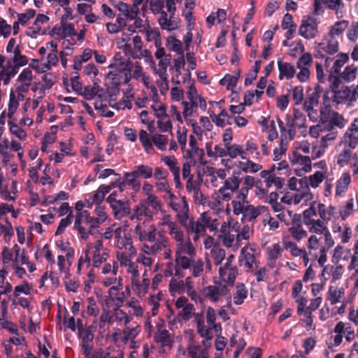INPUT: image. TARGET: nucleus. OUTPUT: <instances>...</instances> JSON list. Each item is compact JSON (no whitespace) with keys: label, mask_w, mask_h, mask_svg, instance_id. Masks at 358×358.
I'll use <instances>...</instances> for the list:
<instances>
[{"label":"nucleus","mask_w":358,"mask_h":358,"mask_svg":"<svg viewBox=\"0 0 358 358\" xmlns=\"http://www.w3.org/2000/svg\"><path fill=\"white\" fill-rule=\"evenodd\" d=\"M135 232L140 241L148 242L143 246V251L148 255H155L166 247V238L150 221L138 224Z\"/></svg>","instance_id":"nucleus-1"},{"label":"nucleus","mask_w":358,"mask_h":358,"mask_svg":"<svg viewBox=\"0 0 358 358\" xmlns=\"http://www.w3.org/2000/svg\"><path fill=\"white\" fill-rule=\"evenodd\" d=\"M100 224L99 219L91 217L87 210L78 213L76 215L74 228L78 231L81 238L83 240L88 239L90 234L96 235L99 234V227Z\"/></svg>","instance_id":"nucleus-2"},{"label":"nucleus","mask_w":358,"mask_h":358,"mask_svg":"<svg viewBox=\"0 0 358 358\" xmlns=\"http://www.w3.org/2000/svg\"><path fill=\"white\" fill-rule=\"evenodd\" d=\"M338 41L336 37H334L329 34L325 36L321 43H318V45L315 50V57L318 59H325V66H329V62L332 61L333 59L325 57L324 52L329 55H334L336 53L339 48Z\"/></svg>","instance_id":"nucleus-3"},{"label":"nucleus","mask_w":358,"mask_h":358,"mask_svg":"<svg viewBox=\"0 0 358 358\" xmlns=\"http://www.w3.org/2000/svg\"><path fill=\"white\" fill-rule=\"evenodd\" d=\"M331 96L333 102L336 104L355 102L358 98V86L355 85L350 87L342 85L336 91H331Z\"/></svg>","instance_id":"nucleus-4"},{"label":"nucleus","mask_w":358,"mask_h":358,"mask_svg":"<svg viewBox=\"0 0 358 358\" xmlns=\"http://www.w3.org/2000/svg\"><path fill=\"white\" fill-rule=\"evenodd\" d=\"M320 21L313 15L304 16L299 29V35L310 40L315 38L318 34V24Z\"/></svg>","instance_id":"nucleus-5"},{"label":"nucleus","mask_w":358,"mask_h":358,"mask_svg":"<svg viewBox=\"0 0 358 358\" xmlns=\"http://www.w3.org/2000/svg\"><path fill=\"white\" fill-rule=\"evenodd\" d=\"M233 210L235 215H243L242 220L251 222L256 219L260 215V208H264V206H259L257 208L247 202L232 201Z\"/></svg>","instance_id":"nucleus-6"},{"label":"nucleus","mask_w":358,"mask_h":358,"mask_svg":"<svg viewBox=\"0 0 358 358\" xmlns=\"http://www.w3.org/2000/svg\"><path fill=\"white\" fill-rule=\"evenodd\" d=\"M149 1L150 10L155 14L160 13L158 21L162 29L171 31L177 28V24L171 19H168L167 13L162 11L164 6V0H150Z\"/></svg>","instance_id":"nucleus-7"},{"label":"nucleus","mask_w":358,"mask_h":358,"mask_svg":"<svg viewBox=\"0 0 358 358\" xmlns=\"http://www.w3.org/2000/svg\"><path fill=\"white\" fill-rule=\"evenodd\" d=\"M117 193L113 192L107 197L106 201L113 210L115 218L120 219L130 213V206L127 200L117 199Z\"/></svg>","instance_id":"nucleus-8"},{"label":"nucleus","mask_w":358,"mask_h":358,"mask_svg":"<svg viewBox=\"0 0 358 358\" xmlns=\"http://www.w3.org/2000/svg\"><path fill=\"white\" fill-rule=\"evenodd\" d=\"M180 226H182L188 235L193 234L192 240L196 242L199 238V231L203 230L200 224V217L194 221L189 214L180 215Z\"/></svg>","instance_id":"nucleus-9"},{"label":"nucleus","mask_w":358,"mask_h":358,"mask_svg":"<svg viewBox=\"0 0 358 358\" xmlns=\"http://www.w3.org/2000/svg\"><path fill=\"white\" fill-rule=\"evenodd\" d=\"M309 91L310 90H307L308 94L303 103V110L308 113L309 118L312 119V113H314L315 115H317V110L313 108L317 106L318 99L324 90L320 85L317 84L311 94H309Z\"/></svg>","instance_id":"nucleus-10"},{"label":"nucleus","mask_w":358,"mask_h":358,"mask_svg":"<svg viewBox=\"0 0 358 358\" xmlns=\"http://www.w3.org/2000/svg\"><path fill=\"white\" fill-rule=\"evenodd\" d=\"M258 248L253 245H245L242 248L238 261L245 268H251L256 263V257L258 255Z\"/></svg>","instance_id":"nucleus-11"},{"label":"nucleus","mask_w":358,"mask_h":358,"mask_svg":"<svg viewBox=\"0 0 358 358\" xmlns=\"http://www.w3.org/2000/svg\"><path fill=\"white\" fill-rule=\"evenodd\" d=\"M195 248L192 244L190 242L183 244L180 238V268L183 269L190 268V263L192 262V259L195 257Z\"/></svg>","instance_id":"nucleus-12"},{"label":"nucleus","mask_w":358,"mask_h":358,"mask_svg":"<svg viewBox=\"0 0 358 358\" xmlns=\"http://www.w3.org/2000/svg\"><path fill=\"white\" fill-rule=\"evenodd\" d=\"M108 292L104 296L105 310H109L112 307L120 308L122 306L124 301L128 296L129 292Z\"/></svg>","instance_id":"nucleus-13"},{"label":"nucleus","mask_w":358,"mask_h":358,"mask_svg":"<svg viewBox=\"0 0 358 358\" xmlns=\"http://www.w3.org/2000/svg\"><path fill=\"white\" fill-rule=\"evenodd\" d=\"M210 212H203L200 215V224L203 230L199 231V237L201 236H206V229H208L210 232H216L218 229L219 222L217 219H212Z\"/></svg>","instance_id":"nucleus-14"},{"label":"nucleus","mask_w":358,"mask_h":358,"mask_svg":"<svg viewBox=\"0 0 358 358\" xmlns=\"http://www.w3.org/2000/svg\"><path fill=\"white\" fill-rule=\"evenodd\" d=\"M117 10L122 13L127 20H134V25L136 29H138L140 31H144L146 29V27L143 24V20L141 18L138 17V14L139 10L136 12L133 18L129 15H130V8L131 7L129 5L123 1H119L117 4L115 6Z\"/></svg>","instance_id":"nucleus-15"},{"label":"nucleus","mask_w":358,"mask_h":358,"mask_svg":"<svg viewBox=\"0 0 358 358\" xmlns=\"http://www.w3.org/2000/svg\"><path fill=\"white\" fill-rule=\"evenodd\" d=\"M287 122V126L289 129V134L291 135V132L294 131L295 124L299 127H305L306 117L302 112L299 109L294 110V119L290 120L291 116L289 115H286Z\"/></svg>","instance_id":"nucleus-16"},{"label":"nucleus","mask_w":358,"mask_h":358,"mask_svg":"<svg viewBox=\"0 0 358 358\" xmlns=\"http://www.w3.org/2000/svg\"><path fill=\"white\" fill-rule=\"evenodd\" d=\"M158 330L155 334L154 338L155 342L160 343L163 347H171L173 343L172 336L166 329H161V326L157 325Z\"/></svg>","instance_id":"nucleus-17"},{"label":"nucleus","mask_w":358,"mask_h":358,"mask_svg":"<svg viewBox=\"0 0 358 358\" xmlns=\"http://www.w3.org/2000/svg\"><path fill=\"white\" fill-rule=\"evenodd\" d=\"M277 64L279 70L280 80H282L284 78L289 80L294 76L296 71L293 65L288 62H283L281 60H278Z\"/></svg>","instance_id":"nucleus-18"},{"label":"nucleus","mask_w":358,"mask_h":358,"mask_svg":"<svg viewBox=\"0 0 358 358\" xmlns=\"http://www.w3.org/2000/svg\"><path fill=\"white\" fill-rule=\"evenodd\" d=\"M49 17L43 14H38L34 22V24L30 27L26 32L27 36L31 38H36L41 30V24L47 22Z\"/></svg>","instance_id":"nucleus-19"},{"label":"nucleus","mask_w":358,"mask_h":358,"mask_svg":"<svg viewBox=\"0 0 358 358\" xmlns=\"http://www.w3.org/2000/svg\"><path fill=\"white\" fill-rule=\"evenodd\" d=\"M285 250H289L291 255L294 257H301L303 259L305 266H307L309 259L308 254L304 248H299L297 245L292 242L287 241L284 243Z\"/></svg>","instance_id":"nucleus-20"},{"label":"nucleus","mask_w":358,"mask_h":358,"mask_svg":"<svg viewBox=\"0 0 358 358\" xmlns=\"http://www.w3.org/2000/svg\"><path fill=\"white\" fill-rule=\"evenodd\" d=\"M143 217L147 218L146 221H150L152 217V212L143 202L141 201L140 205L135 208L134 213L131 218V220L136 218L138 220H141Z\"/></svg>","instance_id":"nucleus-21"},{"label":"nucleus","mask_w":358,"mask_h":358,"mask_svg":"<svg viewBox=\"0 0 358 358\" xmlns=\"http://www.w3.org/2000/svg\"><path fill=\"white\" fill-rule=\"evenodd\" d=\"M189 150L186 151V157L190 159L194 160L195 157H200L203 154V150L197 146V140L194 134L189 136Z\"/></svg>","instance_id":"nucleus-22"},{"label":"nucleus","mask_w":358,"mask_h":358,"mask_svg":"<svg viewBox=\"0 0 358 358\" xmlns=\"http://www.w3.org/2000/svg\"><path fill=\"white\" fill-rule=\"evenodd\" d=\"M162 224L168 227L169 234L173 236L174 239L179 241V231L176 221L173 220L170 215H167L164 217Z\"/></svg>","instance_id":"nucleus-23"},{"label":"nucleus","mask_w":358,"mask_h":358,"mask_svg":"<svg viewBox=\"0 0 358 358\" xmlns=\"http://www.w3.org/2000/svg\"><path fill=\"white\" fill-rule=\"evenodd\" d=\"M162 161L170 168L174 176V182L176 187H179V167L177 165V159L174 157H165Z\"/></svg>","instance_id":"nucleus-24"},{"label":"nucleus","mask_w":358,"mask_h":358,"mask_svg":"<svg viewBox=\"0 0 358 358\" xmlns=\"http://www.w3.org/2000/svg\"><path fill=\"white\" fill-rule=\"evenodd\" d=\"M348 60L349 56L347 53L341 52L338 54L331 68V73L338 75L341 72V68L348 62Z\"/></svg>","instance_id":"nucleus-25"},{"label":"nucleus","mask_w":358,"mask_h":358,"mask_svg":"<svg viewBox=\"0 0 358 358\" xmlns=\"http://www.w3.org/2000/svg\"><path fill=\"white\" fill-rule=\"evenodd\" d=\"M293 157L294 159L292 160L293 164H299L300 165H303V169L306 172L311 171V160L308 156H303L297 152H294Z\"/></svg>","instance_id":"nucleus-26"},{"label":"nucleus","mask_w":358,"mask_h":358,"mask_svg":"<svg viewBox=\"0 0 358 358\" xmlns=\"http://www.w3.org/2000/svg\"><path fill=\"white\" fill-rule=\"evenodd\" d=\"M171 60V55L168 54L159 59V69L156 71L162 81H166V69L169 65Z\"/></svg>","instance_id":"nucleus-27"},{"label":"nucleus","mask_w":358,"mask_h":358,"mask_svg":"<svg viewBox=\"0 0 358 358\" xmlns=\"http://www.w3.org/2000/svg\"><path fill=\"white\" fill-rule=\"evenodd\" d=\"M187 299L185 297L180 296V308H182L180 312V318L188 320L194 314V306L191 303L186 304Z\"/></svg>","instance_id":"nucleus-28"},{"label":"nucleus","mask_w":358,"mask_h":358,"mask_svg":"<svg viewBox=\"0 0 358 358\" xmlns=\"http://www.w3.org/2000/svg\"><path fill=\"white\" fill-rule=\"evenodd\" d=\"M224 147L227 150V156H229L232 159H234L238 156H240L243 159H246V157L242 155L243 154H245V150H243L241 145L238 144H230Z\"/></svg>","instance_id":"nucleus-29"},{"label":"nucleus","mask_w":358,"mask_h":358,"mask_svg":"<svg viewBox=\"0 0 358 358\" xmlns=\"http://www.w3.org/2000/svg\"><path fill=\"white\" fill-rule=\"evenodd\" d=\"M348 21L341 20L336 22L333 26L331 27L329 34L334 37H340L345 29L348 27Z\"/></svg>","instance_id":"nucleus-30"},{"label":"nucleus","mask_w":358,"mask_h":358,"mask_svg":"<svg viewBox=\"0 0 358 358\" xmlns=\"http://www.w3.org/2000/svg\"><path fill=\"white\" fill-rule=\"evenodd\" d=\"M357 71V67L355 64L348 65L343 72L338 75L346 82H350L355 79Z\"/></svg>","instance_id":"nucleus-31"},{"label":"nucleus","mask_w":358,"mask_h":358,"mask_svg":"<svg viewBox=\"0 0 358 358\" xmlns=\"http://www.w3.org/2000/svg\"><path fill=\"white\" fill-rule=\"evenodd\" d=\"M341 143L348 144L350 149H355L358 145V134L346 131Z\"/></svg>","instance_id":"nucleus-32"},{"label":"nucleus","mask_w":358,"mask_h":358,"mask_svg":"<svg viewBox=\"0 0 358 358\" xmlns=\"http://www.w3.org/2000/svg\"><path fill=\"white\" fill-rule=\"evenodd\" d=\"M197 322V332L198 334L203 338H206V340H211L212 335L210 333V327H206L204 324L203 321H202L198 315H196L195 317Z\"/></svg>","instance_id":"nucleus-33"},{"label":"nucleus","mask_w":358,"mask_h":358,"mask_svg":"<svg viewBox=\"0 0 358 358\" xmlns=\"http://www.w3.org/2000/svg\"><path fill=\"white\" fill-rule=\"evenodd\" d=\"M164 198L168 205L176 212V220H179V204L177 203V196L171 193L170 190H166V194H164Z\"/></svg>","instance_id":"nucleus-34"},{"label":"nucleus","mask_w":358,"mask_h":358,"mask_svg":"<svg viewBox=\"0 0 358 358\" xmlns=\"http://www.w3.org/2000/svg\"><path fill=\"white\" fill-rule=\"evenodd\" d=\"M134 169L135 170L138 177H141L144 179L150 178L153 175L152 169L147 165L140 164L136 166Z\"/></svg>","instance_id":"nucleus-35"},{"label":"nucleus","mask_w":358,"mask_h":358,"mask_svg":"<svg viewBox=\"0 0 358 358\" xmlns=\"http://www.w3.org/2000/svg\"><path fill=\"white\" fill-rule=\"evenodd\" d=\"M98 87V81H93V85L85 86L80 94L82 95L87 100L93 99L97 93L96 89Z\"/></svg>","instance_id":"nucleus-36"},{"label":"nucleus","mask_w":358,"mask_h":358,"mask_svg":"<svg viewBox=\"0 0 358 358\" xmlns=\"http://www.w3.org/2000/svg\"><path fill=\"white\" fill-rule=\"evenodd\" d=\"M13 250L15 252L13 263H15L16 265L28 263L29 258L26 256L24 250L21 252L20 247L17 244L13 246Z\"/></svg>","instance_id":"nucleus-37"},{"label":"nucleus","mask_w":358,"mask_h":358,"mask_svg":"<svg viewBox=\"0 0 358 358\" xmlns=\"http://www.w3.org/2000/svg\"><path fill=\"white\" fill-rule=\"evenodd\" d=\"M110 189L111 186L106 185H100L93 196V201L96 203H100L103 200L105 195L108 193Z\"/></svg>","instance_id":"nucleus-38"},{"label":"nucleus","mask_w":358,"mask_h":358,"mask_svg":"<svg viewBox=\"0 0 358 358\" xmlns=\"http://www.w3.org/2000/svg\"><path fill=\"white\" fill-rule=\"evenodd\" d=\"M194 176H190L186 182V189L188 192H193L196 189L201 188V183L202 182L201 176L199 174L196 180H193Z\"/></svg>","instance_id":"nucleus-39"},{"label":"nucleus","mask_w":358,"mask_h":358,"mask_svg":"<svg viewBox=\"0 0 358 358\" xmlns=\"http://www.w3.org/2000/svg\"><path fill=\"white\" fill-rule=\"evenodd\" d=\"M183 105V116L186 120L187 117H190L194 111H196L198 108V101H182Z\"/></svg>","instance_id":"nucleus-40"},{"label":"nucleus","mask_w":358,"mask_h":358,"mask_svg":"<svg viewBox=\"0 0 358 358\" xmlns=\"http://www.w3.org/2000/svg\"><path fill=\"white\" fill-rule=\"evenodd\" d=\"M350 181L351 178L349 173L343 174L342 177L338 181V183L336 187V194H338L342 192H345L347 189Z\"/></svg>","instance_id":"nucleus-41"},{"label":"nucleus","mask_w":358,"mask_h":358,"mask_svg":"<svg viewBox=\"0 0 358 358\" xmlns=\"http://www.w3.org/2000/svg\"><path fill=\"white\" fill-rule=\"evenodd\" d=\"M14 56L13 62L16 64L17 66H23L27 64L28 60L25 55L21 54L20 48L19 45H17L13 50Z\"/></svg>","instance_id":"nucleus-42"},{"label":"nucleus","mask_w":358,"mask_h":358,"mask_svg":"<svg viewBox=\"0 0 358 358\" xmlns=\"http://www.w3.org/2000/svg\"><path fill=\"white\" fill-rule=\"evenodd\" d=\"M326 178V173L321 171H316L314 174L309 176L310 185L313 188L317 187Z\"/></svg>","instance_id":"nucleus-43"},{"label":"nucleus","mask_w":358,"mask_h":358,"mask_svg":"<svg viewBox=\"0 0 358 358\" xmlns=\"http://www.w3.org/2000/svg\"><path fill=\"white\" fill-rule=\"evenodd\" d=\"M329 120L331 121V124L340 129L343 128L347 123V121L345 120L344 117L336 111H333V113H331V118Z\"/></svg>","instance_id":"nucleus-44"},{"label":"nucleus","mask_w":358,"mask_h":358,"mask_svg":"<svg viewBox=\"0 0 358 358\" xmlns=\"http://www.w3.org/2000/svg\"><path fill=\"white\" fill-rule=\"evenodd\" d=\"M287 149V143L284 141L281 136L279 148H275L273 150V161H279L282 156L285 155Z\"/></svg>","instance_id":"nucleus-45"},{"label":"nucleus","mask_w":358,"mask_h":358,"mask_svg":"<svg viewBox=\"0 0 358 358\" xmlns=\"http://www.w3.org/2000/svg\"><path fill=\"white\" fill-rule=\"evenodd\" d=\"M73 213L72 212H70V213L68 214V215L60 220L59 224L58 225V227L55 231V236H58L61 234H62L66 228L71 224L72 220H73Z\"/></svg>","instance_id":"nucleus-46"},{"label":"nucleus","mask_w":358,"mask_h":358,"mask_svg":"<svg viewBox=\"0 0 358 358\" xmlns=\"http://www.w3.org/2000/svg\"><path fill=\"white\" fill-rule=\"evenodd\" d=\"M323 3L326 4L327 8L330 10H336V15L338 14V10H343L345 4L342 0H321Z\"/></svg>","instance_id":"nucleus-47"},{"label":"nucleus","mask_w":358,"mask_h":358,"mask_svg":"<svg viewBox=\"0 0 358 358\" xmlns=\"http://www.w3.org/2000/svg\"><path fill=\"white\" fill-rule=\"evenodd\" d=\"M239 185V179L236 176H233L225 180L223 187L231 191V192H234L238 189Z\"/></svg>","instance_id":"nucleus-48"},{"label":"nucleus","mask_w":358,"mask_h":358,"mask_svg":"<svg viewBox=\"0 0 358 358\" xmlns=\"http://www.w3.org/2000/svg\"><path fill=\"white\" fill-rule=\"evenodd\" d=\"M268 257L270 260H276L281 256L282 250L279 243H275L267 248Z\"/></svg>","instance_id":"nucleus-49"},{"label":"nucleus","mask_w":358,"mask_h":358,"mask_svg":"<svg viewBox=\"0 0 358 358\" xmlns=\"http://www.w3.org/2000/svg\"><path fill=\"white\" fill-rule=\"evenodd\" d=\"M189 270L192 272V274L194 277H198L203 272V264L201 259H199L196 261L192 259V262L190 263Z\"/></svg>","instance_id":"nucleus-50"},{"label":"nucleus","mask_w":358,"mask_h":358,"mask_svg":"<svg viewBox=\"0 0 358 358\" xmlns=\"http://www.w3.org/2000/svg\"><path fill=\"white\" fill-rule=\"evenodd\" d=\"M313 62V57L310 53L306 52L303 54L297 61L296 67L297 68H303L307 67L310 68Z\"/></svg>","instance_id":"nucleus-51"},{"label":"nucleus","mask_w":358,"mask_h":358,"mask_svg":"<svg viewBox=\"0 0 358 358\" xmlns=\"http://www.w3.org/2000/svg\"><path fill=\"white\" fill-rule=\"evenodd\" d=\"M237 82L238 77L227 73L220 80V85H227V89L230 90L236 86Z\"/></svg>","instance_id":"nucleus-52"},{"label":"nucleus","mask_w":358,"mask_h":358,"mask_svg":"<svg viewBox=\"0 0 358 358\" xmlns=\"http://www.w3.org/2000/svg\"><path fill=\"white\" fill-rule=\"evenodd\" d=\"M226 223L224 222L223 224L221 226V232L224 234L223 238H222V243L223 245L227 248H230L232 246L233 243L234 241L235 235L231 234L229 232L226 233Z\"/></svg>","instance_id":"nucleus-53"},{"label":"nucleus","mask_w":358,"mask_h":358,"mask_svg":"<svg viewBox=\"0 0 358 358\" xmlns=\"http://www.w3.org/2000/svg\"><path fill=\"white\" fill-rule=\"evenodd\" d=\"M328 228L324 225V222L320 220L313 221L309 227V231L312 233L322 234Z\"/></svg>","instance_id":"nucleus-54"},{"label":"nucleus","mask_w":358,"mask_h":358,"mask_svg":"<svg viewBox=\"0 0 358 358\" xmlns=\"http://www.w3.org/2000/svg\"><path fill=\"white\" fill-rule=\"evenodd\" d=\"M212 257L213 258L214 264L219 265L222 263L225 257V251L219 247H214L211 250Z\"/></svg>","instance_id":"nucleus-55"},{"label":"nucleus","mask_w":358,"mask_h":358,"mask_svg":"<svg viewBox=\"0 0 358 358\" xmlns=\"http://www.w3.org/2000/svg\"><path fill=\"white\" fill-rule=\"evenodd\" d=\"M62 38L76 36L77 34V32H76V29H74V26L71 23L64 22V20H62Z\"/></svg>","instance_id":"nucleus-56"},{"label":"nucleus","mask_w":358,"mask_h":358,"mask_svg":"<svg viewBox=\"0 0 358 358\" xmlns=\"http://www.w3.org/2000/svg\"><path fill=\"white\" fill-rule=\"evenodd\" d=\"M351 157V150L348 148H345L341 153L338 155L337 163L341 166H343L347 164H348L350 159Z\"/></svg>","instance_id":"nucleus-57"},{"label":"nucleus","mask_w":358,"mask_h":358,"mask_svg":"<svg viewBox=\"0 0 358 358\" xmlns=\"http://www.w3.org/2000/svg\"><path fill=\"white\" fill-rule=\"evenodd\" d=\"M10 124V131L11 134L15 135L20 140H23L27 137L26 131L18 127L16 124L12 123L10 120L8 121Z\"/></svg>","instance_id":"nucleus-58"},{"label":"nucleus","mask_w":358,"mask_h":358,"mask_svg":"<svg viewBox=\"0 0 358 358\" xmlns=\"http://www.w3.org/2000/svg\"><path fill=\"white\" fill-rule=\"evenodd\" d=\"M292 99L295 105H299L302 103L304 95L302 86H296L292 90Z\"/></svg>","instance_id":"nucleus-59"},{"label":"nucleus","mask_w":358,"mask_h":358,"mask_svg":"<svg viewBox=\"0 0 358 358\" xmlns=\"http://www.w3.org/2000/svg\"><path fill=\"white\" fill-rule=\"evenodd\" d=\"M182 15L184 16L185 20L187 22L186 29H194L196 19L193 15V13L191 10H184Z\"/></svg>","instance_id":"nucleus-60"},{"label":"nucleus","mask_w":358,"mask_h":358,"mask_svg":"<svg viewBox=\"0 0 358 358\" xmlns=\"http://www.w3.org/2000/svg\"><path fill=\"white\" fill-rule=\"evenodd\" d=\"M148 207L150 206L153 209L158 210L161 207V201L154 195H148L147 199L142 201Z\"/></svg>","instance_id":"nucleus-61"},{"label":"nucleus","mask_w":358,"mask_h":358,"mask_svg":"<svg viewBox=\"0 0 358 358\" xmlns=\"http://www.w3.org/2000/svg\"><path fill=\"white\" fill-rule=\"evenodd\" d=\"M79 334L82 337V344H89L94 338L92 333L90 330L83 329V326L80 324L79 327Z\"/></svg>","instance_id":"nucleus-62"},{"label":"nucleus","mask_w":358,"mask_h":358,"mask_svg":"<svg viewBox=\"0 0 358 358\" xmlns=\"http://www.w3.org/2000/svg\"><path fill=\"white\" fill-rule=\"evenodd\" d=\"M341 79L342 78L339 75H336L331 72L328 80L330 82L329 88L331 91H336V90L341 88Z\"/></svg>","instance_id":"nucleus-63"},{"label":"nucleus","mask_w":358,"mask_h":358,"mask_svg":"<svg viewBox=\"0 0 358 358\" xmlns=\"http://www.w3.org/2000/svg\"><path fill=\"white\" fill-rule=\"evenodd\" d=\"M152 141L155 145L160 150H164L167 144V138L161 134H155L152 136Z\"/></svg>","instance_id":"nucleus-64"}]
</instances>
